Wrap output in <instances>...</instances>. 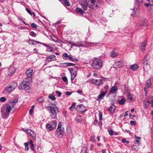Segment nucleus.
<instances>
[{
	"instance_id": "f257e3e1",
	"label": "nucleus",
	"mask_w": 153,
	"mask_h": 153,
	"mask_svg": "<svg viewBox=\"0 0 153 153\" xmlns=\"http://www.w3.org/2000/svg\"><path fill=\"white\" fill-rule=\"evenodd\" d=\"M46 109L48 111L51 117L53 119L56 118L57 112H59V109L57 106H47Z\"/></svg>"
},
{
	"instance_id": "f03ea898",
	"label": "nucleus",
	"mask_w": 153,
	"mask_h": 153,
	"mask_svg": "<svg viewBox=\"0 0 153 153\" xmlns=\"http://www.w3.org/2000/svg\"><path fill=\"white\" fill-rule=\"evenodd\" d=\"M100 0H87L88 3V7L91 9H98L100 5Z\"/></svg>"
},
{
	"instance_id": "7ed1b4c3",
	"label": "nucleus",
	"mask_w": 153,
	"mask_h": 153,
	"mask_svg": "<svg viewBox=\"0 0 153 153\" xmlns=\"http://www.w3.org/2000/svg\"><path fill=\"white\" fill-rule=\"evenodd\" d=\"M62 123H59L57 129L56 130V134L58 137L62 138L65 131L64 128L62 127Z\"/></svg>"
},
{
	"instance_id": "20e7f679",
	"label": "nucleus",
	"mask_w": 153,
	"mask_h": 153,
	"mask_svg": "<svg viewBox=\"0 0 153 153\" xmlns=\"http://www.w3.org/2000/svg\"><path fill=\"white\" fill-rule=\"evenodd\" d=\"M102 65V61L98 59H94L91 65L94 69L97 70L100 69Z\"/></svg>"
},
{
	"instance_id": "39448f33",
	"label": "nucleus",
	"mask_w": 153,
	"mask_h": 153,
	"mask_svg": "<svg viewBox=\"0 0 153 153\" xmlns=\"http://www.w3.org/2000/svg\"><path fill=\"white\" fill-rule=\"evenodd\" d=\"M149 60V57L146 55L143 59V69L145 71H147L148 70L149 66L148 61Z\"/></svg>"
},
{
	"instance_id": "423d86ee",
	"label": "nucleus",
	"mask_w": 153,
	"mask_h": 153,
	"mask_svg": "<svg viewBox=\"0 0 153 153\" xmlns=\"http://www.w3.org/2000/svg\"><path fill=\"white\" fill-rule=\"evenodd\" d=\"M16 83L13 82L10 85H8L6 88V90L8 93H9L12 92L17 87Z\"/></svg>"
},
{
	"instance_id": "0eeeda50",
	"label": "nucleus",
	"mask_w": 153,
	"mask_h": 153,
	"mask_svg": "<svg viewBox=\"0 0 153 153\" xmlns=\"http://www.w3.org/2000/svg\"><path fill=\"white\" fill-rule=\"evenodd\" d=\"M11 108L10 105H7L6 108V111L8 113L5 114L4 115H2V117L4 119H6L8 117L9 114V112H10Z\"/></svg>"
},
{
	"instance_id": "6e6552de",
	"label": "nucleus",
	"mask_w": 153,
	"mask_h": 153,
	"mask_svg": "<svg viewBox=\"0 0 153 153\" xmlns=\"http://www.w3.org/2000/svg\"><path fill=\"white\" fill-rule=\"evenodd\" d=\"M33 71V69L31 68H28L26 70L25 72V74L29 78H31V77Z\"/></svg>"
},
{
	"instance_id": "1a4fd4ad",
	"label": "nucleus",
	"mask_w": 153,
	"mask_h": 153,
	"mask_svg": "<svg viewBox=\"0 0 153 153\" xmlns=\"http://www.w3.org/2000/svg\"><path fill=\"white\" fill-rule=\"evenodd\" d=\"M92 83L95 84L97 85H101L103 83V81L101 79H92L91 80Z\"/></svg>"
},
{
	"instance_id": "9d476101",
	"label": "nucleus",
	"mask_w": 153,
	"mask_h": 153,
	"mask_svg": "<svg viewBox=\"0 0 153 153\" xmlns=\"http://www.w3.org/2000/svg\"><path fill=\"white\" fill-rule=\"evenodd\" d=\"M81 5L82 8L84 10H86L87 9L88 6V3L86 0V1H84L82 2Z\"/></svg>"
},
{
	"instance_id": "9b49d317",
	"label": "nucleus",
	"mask_w": 153,
	"mask_h": 153,
	"mask_svg": "<svg viewBox=\"0 0 153 153\" xmlns=\"http://www.w3.org/2000/svg\"><path fill=\"white\" fill-rule=\"evenodd\" d=\"M122 66V63L120 61L115 62L113 65L114 67L115 68H120Z\"/></svg>"
},
{
	"instance_id": "f8f14e48",
	"label": "nucleus",
	"mask_w": 153,
	"mask_h": 153,
	"mask_svg": "<svg viewBox=\"0 0 153 153\" xmlns=\"http://www.w3.org/2000/svg\"><path fill=\"white\" fill-rule=\"evenodd\" d=\"M133 12L131 14L132 16H137L139 13V10L138 9L137 7H134L133 9Z\"/></svg>"
},
{
	"instance_id": "ddd939ff",
	"label": "nucleus",
	"mask_w": 153,
	"mask_h": 153,
	"mask_svg": "<svg viewBox=\"0 0 153 153\" xmlns=\"http://www.w3.org/2000/svg\"><path fill=\"white\" fill-rule=\"evenodd\" d=\"M116 109V106L114 104L111 105L108 108V110L111 114H113Z\"/></svg>"
},
{
	"instance_id": "4468645a",
	"label": "nucleus",
	"mask_w": 153,
	"mask_h": 153,
	"mask_svg": "<svg viewBox=\"0 0 153 153\" xmlns=\"http://www.w3.org/2000/svg\"><path fill=\"white\" fill-rule=\"evenodd\" d=\"M107 91H103L101 92L100 94H99L98 97V98L97 99V100H100L101 99H102L104 96L105 94H106Z\"/></svg>"
},
{
	"instance_id": "2eb2a0df",
	"label": "nucleus",
	"mask_w": 153,
	"mask_h": 153,
	"mask_svg": "<svg viewBox=\"0 0 153 153\" xmlns=\"http://www.w3.org/2000/svg\"><path fill=\"white\" fill-rule=\"evenodd\" d=\"M15 71V69L13 67L10 68L8 71V75L9 76L12 75Z\"/></svg>"
},
{
	"instance_id": "dca6fc26",
	"label": "nucleus",
	"mask_w": 153,
	"mask_h": 153,
	"mask_svg": "<svg viewBox=\"0 0 153 153\" xmlns=\"http://www.w3.org/2000/svg\"><path fill=\"white\" fill-rule=\"evenodd\" d=\"M85 108L84 106L82 104H81L77 105V109L79 111L82 112L84 111Z\"/></svg>"
},
{
	"instance_id": "f3484780",
	"label": "nucleus",
	"mask_w": 153,
	"mask_h": 153,
	"mask_svg": "<svg viewBox=\"0 0 153 153\" xmlns=\"http://www.w3.org/2000/svg\"><path fill=\"white\" fill-rule=\"evenodd\" d=\"M55 58V56L53 55L52 56H48L46 57V59L49 62H51L55 60L56 59Z\"/></svg>"
},
{
	"instance_id": "a211bd4d",
	"label": "nucleus",
	"mask_w": 153,
	"mask_h": 153,
	"mask_svg": "<svg viewBox=\"0 0 153 153\" xmlns=\"http://www.w3.org/2000/svg\"><path fill=\"white\" fill-rule=\"evenodd\" d=\"M46 128L49 131H51L54 129L55 128L52 125L50 124H48L46 125Z\"/></svg>"
},
{
	"instance_id": "6ab92c4d",
	"label": "nucleus",
	"mask_w": 153,
	"mask_h": 153,
	"mask_svg": "<svg viewBox=\"0 0 153 153\" xmlns=\"http://www.w3.org/2000/svg\"><path fill=\"white\" fill-rule=\"evenodd\" d=\"M140 25L143 26H146L148 25V22L147 20L145 19H143L141 20L140 23Z\"/></svg>"
},
{
	"instance_id": "aec40b11",
	"label": "nucleus",
	"mask_w": 153,
	"mask_h": 153,
	"mask_svg": "<svg viewBox=\"0 0 153 153\" xmlns=\"http://www.w3.org/2000/svg\"><path fill=\"white\" fill-rule=\"evenodd\" d=\"M75 46L77 47H83L84 46V45L82 42H75Z\"/></svg>"
},
{
	"instance_id": "412c9836",
	"label": "nucleus",
	"mask_w": 153,
	"mask_h": 153,
	"mask_svg": "<svg viewBox=\"0 0 153 153\" xmlns=\"http://www.w3.org/2000/svg\"><path fill=\"white\" fill-rule=\"evenodd\" d=\"M76 11L78 13L82 15L84 13V11L82 9L77 7L76 9Z\"/></svg>"
},
{
	"instance_id": "4be33fe9",
	"label": "nucleus",
	"mask_w": 153,
	"mask_h": 153,
	"mask_svg": "<svg viewBox=\"0 0 153 153\" xmlns=\"http://www.w3.org/2000/svg\"><path fill=\"white\" fill-rule=\"evenodd\" d=\"M63 66H73L74 65H75V64L69 63V62H65L63 63Z\"/></svg>"
},
{
	"instance_id": "5701e85b",
	"label": "nucleus",
	"mask_w": 153,
	"mask_h": 153,
	"mask_svg": "<svg viewBox=\"0 0 153 153\" xmlns=\"http://www.w3.org/2000/svg\"><path fill=\"white\" fill-rule=\"evenodd\" d=\"M138 68V66L137 65H133L131 67V68L134 71H136Z\"/></svg>"
},
{
	"instance_id": "b1692460",
	"label": "nucleus",
	"mask_w": 153,
	"mask_h": 153,
	"mask_svg": "<svg viewBox=\"0 0 153 153\" xmlns=\"http://www.w3.org/2000/svg\"><path fill=\"white\" fill-rule=\"evenodd\" d=\"M60 1L67 6H68L70 5L69 1H68L67 0H60Z\"/></svg>"
},
{
	"instance_id": "393cba45",
	"label": "nucleus",
	"mask_w": 153,
	"mask_h": 153,
	"mask_svg": "<svg viewBox=\"0 0 153 153\" xmlns=\"http://www.w3.org/2000/svg\"><path fill=\"white\" fill-rule=\"evenodd\" d=\"M125 102V99L124 98H122L120 100H119L118 102L120 105H122Z\"/></svg>"
},
{
	"instance_id": "a878e982",
	"label": "nucleus",
	"mask_w": 153,
	"mask_h": 153,
	"mask_svg": "<svg viewBox=\"0 0 153 153\" xmlns=\"http://www.w3.org/2000/svg\"><path fill=\"white\" fill-rule=\"evenodd\" d=\"M29 135L33 139H35L36 137V135L35 133L33 131H32V132H31L30 134Z\"/></svg>"
},
{
	"instance_id": "bb28decb",
	"label": "nucleus",
	"mask_w": 153,
	"mask_h": 153,
	"mask_svg": "<svg viewBox=\"0 0 153 153\" xmlns=\"http://www.w3.org/2000/svg\"><path fill=\"white\" fill-rule=\"evenodd\" d=\"M76 119L77 122H81L83 119L82 117L79 115L77 116L76 117Z\"/></svg>"
},
{
	"instance_id": "cd10ccee",
	"label": "nucleus",
	"mask_w": 153,
	"mask_h": 153,
	"mask_svg": "<svg viewBox=\"0 0 153 153\" xmlns=\"http://www.w3.org/2000/svg\"><path fill=\"white\" fill-rule=\"evenodd\" d=\"M22 82H23L24 83H28L29 84H30L31 82V79L30 78H25Z\"/></svg>"
},
{
	"instance_id": "c85d7f7f",
	"label": "nucleus",
	"mask_w": 153,
	"mask_h": 153,
	"mask_svg": "<svg viewBox=\"0 0 153 153\" xmlns=\"http://www.w3.org/2000/svg\"><path fill=\"white\" fill-rule=\"evenodd\" d=\"M22 82H23L24 83H28L29 84H30L31 82V79L30 78H25Z\"/></svg>"
},
{
	"instance_id": "c756f323",
	"label": "nucleus",
	"mask_w": 153,
	"mask_h": 153,
	"mask_svg": "<svg viewBox=\"0 0 153 153\" xmlns=\"http://www.w3.org/2000/svg\"><path fill=\"white\" fill-rule=\"evenodd\" d=\"M150 103V101L146 99L144 100V104L145 105L146 107L148 105H149Z\"/></svg>"
},
{
	"instance_id": "7c9ffc66",
	"label": "nucleus",
	"mask_w": 153,
	"mask_h": 153,
	"mask_svg": "<svg viewBox=\"0 0 153 153\" xmlns=\"http://www.w3.org/2000/svg\"><path fill=\"white\" fill-rule=\"evenodd\" d=\"M117 87L116 86H114L111 88L110 90V91L111 92L113 93L117 91Z\"/></svg>"
},
{
	"instance_id": "2f4dec72",
	"label": "nucleus",
	"mask_w": 153,
	"mask_h": 153,
	"mask_svg": "<svg viewBox=\"0 0 153 153\" xmlns=\"http://www.w3.org/2000/svg\"><path fill=\"white\" fill-rule=\"evenodd\" d=\"M110 56L112 57H115L118 56V54L113 51L111 52Z\"/></svg>"
},
{
	"instance_id": "473e14b6",
	"label": "nucleus",
	"mask_w": 153,
	"mask_h": 153,
	"mask_svg": "<svg viewBox=\"0 0 153 153\" xmlns=\"http://www.w3.org/2000/svg\"><path fill=\"white\" fill-rule=\"evenodd\" d=\"M66 131L68 134H70L72 132L71 128L69 126H67L66 128Z\"/></svg>"
},
{
	"instance_id": "72a5a7b5",
	"label": "nucleus",
	"mask_w": 153,
	"mask_h": 153,
	"mask_svg": "<svg viewBox=\"0 0 153 153\" xmlns=\"http://www.w3.org/2000/svg\"><path fill=\"white\" fill-rule=\"evenodd\" d=\"M23 131L27 133L29 135L30 134L31 132L32 131L30 129H25L24 128L23 129Z\"/></svg>"
},
{
	"instance_id": "f704fd0d",
	"label": "nucleus",
	"mask_w": 153,
	"mask_h": 153,
	"mask_svg": "<svg viewBox=\"0 0 153 153\" xmlns=\"http://www.w3.org/2000/svg\"><path fill=\"white\" fill-rule=\"evenodd\" d=\"M24 89H25L26 92L28 93H30L32 91V89L30 88H24Z\"/></svg>"
},
{
	"instance_id": "c9c22d12",
	"label": "nucleus",
	"mask_w": 153,
	"mask_h": 153,
	"mask_svg": "<svg viewBox=\"0 0 153 153\" xmlns=\"http://www.w3.org/2000/svg\"><path fill=\"white\" fill-rule=\"evenodd\" d=\"M18 102V100L17 99H15L13 100L12 101L10 102V103L11 104H12L13 107H14V106L15 105L14 103H17Z\"/></svg>"
},
{
	"instance_id": "e433bc0d",
	"label": "nucleus",
	"mask_w": 153,
	"mask_h": 153,
	"mask_svg": "<svg viewBox=\"0 0 153 153\" xmlns=\"http://www.w3.org/2000/svg\"><path fill=\"white\" fill-rule=\"evenodd\" d=\"M146 83V86L148 87H150L151 85V83L150 82V79H148L147 80Z\"/></svg>"
},
{
	"instance_id": "4c0bfd02",
	"label": "nucleus",
	"mask_w": 153,
	"mask_h": 153,
	"mask_svg": "<svg viewBox=\"0 0 153 153\" xmlns=\"http://www.w3.org/2000/svg\"><path fill=\"white\" fill-rule=\"evenodd\" d=\"M51 125L55 128L57 125L56 121L55 120L52 121L51 122Z\"/></svg>"
},
{
	"instance_id": "58836bf2",
	"label": "nucleus",
	"mask_w": 153,
	"mask_h": 153,
	"mask_svg": "<svg viewBox=\"0 0 153 153\" xmlns=\"http://www.w3.org/2000/svg\"><path fill=\"white\" fill-rule=\"evenodd\" d=\"M143 1V0H135V3L136 4L138 5L142 3Z\"/></svg>"
},
{
	"instance_id": "ea45409f",
	"label": "nucleus",
	"mask_w": 153,
	"mask_h": 153,
	"mask_svg": "<svg viewBox=\"0 0 153 153\" xmlns=\"http://www.w3.org/2000/svg\"><path fill=\"white\" fill-rule=\"evenodd\" d=\"M30 84L28 83H24L23 82H22V85L24 87V88H27L29 85Z\"/></svg>"
},
{
	"instance_id": "a19ab883",
	"label": "nucleus",
	"mask_w": 153,
	"mask_h": 153,
	"mask_svg": "<svg viewBox=\"0 0 153 153\" xmlns=\"http://www.w3.org/2000/svg\"><path fill=\"white\" fill-rule=\"evenodd\" d=\"M128 99L131 101H134V97H133L131 95H129L128 96Z\"/></svg>"
},
{
	"instance_id": "79ce46f5",
	"label": "nucleus",
	"mask_w": 153,
	"mask_h": 153,
	"mask_svg": "<svg viewBox=\"0 0 153 153\" xmlns=\"http://www.w3.org/2000/svg\"><path fill=\"white\" fill-rule=\"evenodd\" d=\"M146 41L145 40L141 44L140 48H145L146 46Z\"/></svg>"
},
{
	"instance_id": "37998d69",
	"label": "nucleus",
	"mask_w": 153,
	"mask_h": 153,
	"mask_svg": "<svg viewBox=\"0 0 153 153\" xmlns=\"http://www.w3.org/2000/svg\"><path fill=\"white\" fill-rule=\"evenodd\" d=\"M87 148L85 146H84L82 150L80 153H86Z\"/></svg>"
},
{
	"instance_id": "c03bdc74",
	"label": "nucleus",
	"mask_w": 153,
	"mask_h": 153,
	"mask_svg": "<svg viewBox=\"0 0 153 153\" xmlns=\"http://www.w3.org/2000/svg\"><path fill=\"white\" fill-rule=\"evenodd\" d=\"M30 35L34 37H35L36 36V33L34 32L33 31H31L30 32Z\"/></svg>"
},
{
	"instance_id": "a18cd8bd",
	"label": "nucleus",
	"mask_w": 153,
	"mask_h": 153,
	"mask_svg": "<svg viewBox=\"0 0 153 153\" xmlns=\"http://www.w3.org/2000/svg\"><path fill=\"white\" fill-rule=\"evenodd\" d=\"M48 98L51 99L52 100H55L56 98L53 95H51L48 96Z\"/></svg>"
},
{
	"instance_id": "49530a36",
	"label": "nucleus",
	"mask_w": 153,
	"mask_h": 153,
	"mask_svg": "<svg viewBox=\"0 0 153 153\" xmlns=\"http://www.w3.org/2000/svg\"><path fill=\"white\" fill-rule=\"evenodd\" d=\"M31 27L35 29H37L38 27L37 25L34 23H33L31 24Z\"/></svg>"
},
{
	"instance_id": "de8ad7c7",
	"label": "nucleus",
	"mask_w": 153,
	"mask_h": 153,
	"mask_svg": "<svg viewBox=\"0 0 153 153\" xmlns=\"http://www.w3.org/2000/svg\"><path fill=\"white\" fill-rule=\"evenodd\" d=\"M43 99L42 97H39L37 100V102L40 103H42L43 101Z\"/></svg>"
},
{
	"instance_id": "09e8293b",
	"label": "nucleus",
	"mask_w": 153,
	"mask_h": 153,
	"mask_svg": "<svg viewBox=\"0 0 153 153\" xmlns=\"http://www.w3.org/2000/svg\"><path fill=\"white\" fill-rule=\"evenodd\" d=\"M6 100V99L4 97H2L0 98V101L4 102Z\"/></svg>"
},
{
	"instance_id": "8fccbe9b",
	"label": "nucleus",
	"mask_w": 153,
	"mask_h": 153,
	"mask_svg": "<svg viewBox=\"0 0 153 153\" xmlns=\"http://www.w3.org/2000/svg\"><path fill=\"white\" fill-rule=\"evenodd\" d=\"M71 76H73L75 77L77 75V73L76 71H74L71 72Z\"/></svg>"
},
{
	"instance_id": "3c124183",
	"label": "nucleus",
	"mask_w": 153,
	"mask_h": 153,
	"mask_svg": "<svg viewBox=\"0 0 153 153\" xmlns=\"http://www.w3.org/2000/svg\"><path fill=\"white\" fill-rule=\"evenodd\" d=\"M62 79L64 82H68V79L66 76H65L62 77Z\"/></svg>"
},
{
	"instance_id": "603ef678",
	"label": "nucleus",
	"mask_w": 153,
	"mask_h": 153,
	"mask_svg": "<svg viewBox=\"0 0 153 153\" xmlns=\"http://www.w3.org/2000/svg\"><path fill=\"white\" fill-rule=\"evenodd\" d=\"M122 142L124 143L126 142L127 144H128L129 143V141L128 140H126L125 139H123L122 140Z\"/></svg>"
},
{
	"instance_id": "864d4df0",
	"label": "nucleus",
	"mask_w": 153,
	"mask_h": 153,
	"mask_svg": "<svg viewBox=\"0 0 153 153\" xmlns=\"http://www.w3.org/2000/svg\"><path fill=\"white\" fill-rule=\"evenodd\" d=\"M68 54L66 53H65L63 56V58L64 59H66L67 57H68Z\"/></svg>"
},
{
	"instance_id": "5fc2aeb1",
	"label": "nucleus",
	"mask_w": 153,
	"mask_h": 153,
	"mask_svg": "<svg viewBox=\"0 0 153 153\" xmlns=\"http://www.w3.org/2000/svg\"><path fill=\"white\" fill-rule=\"evenodd\" d=\"M53 40L54 41L58 43H61L62 42L61 41L58 40L55 37V39H53Z\"/></svg>"
},
{
	"instance_id": "6e6d98bb",
	"label": "nucleus",
	"mask_w": 153,
	"mask_h": 153,
	"mask_svg": "<svg viewBox=\"0 0 153 153\" xmlns=\"http://www.w3.org/2000/svg\"><path fill=\"white\" fill-rule=\"evenodd\" d=\"M102 113L100 112L99 114V119L100 120H102Z\"/></svg>"
},
{
	"instance_id": "4d7b16f0",
	"label": "nucleus",
	"mask_w": 153,
	"mask_h": 153,
	"mask_svg": "<svg viewBox=\"0 0 153 153\" xmlns=\"http://www.w3.org/2000/svg\"><path fill=\"white\" fill-rule=\"evenodd\" d=\"M56 94H57L59 97H60L62 94V93L61 92H59V91H56Z\"/></svg>"
},
{
	"instance_id": "13d9d810",
	"label": "nucleus",
	"mask_w": 153,
	"mask_h": 153,
	"mask_svg": "<svg viewBox=\"0 0 153 153\" xmlns=\"http://www.w3.org/2000/svg\"><path fill=\"white\" fill-rule=\"evenodd\" d=\"M48 48H49V49H48L47 51L50 52H52L53 51V48L50 46Z\"/></svg>"
},
{
	"instance_id": "bf43d9fd",
	"label": "nucleus",
	"mask_w": 153,
	"mask_h": 153,
	"mask_svg": "<svg viewBox=\"0 0 153 153\" xmlns=\"http://www.w3.org/2000/svg\"><path fill=\"white\" fill-rule=\"evenodd\" d=\"M69 43L70 44H71V48H72V47L73 46H75V43H74V42H69Z\"/></svg>"
},
{
	"instance_id": "052dcab7",
	"label": "nucleus",
	"mask_w": 153,
	"mask_h": 153,
	"mask_svg": "<svg viewBox=\"0 0 153 153\" xmlns=\"http://www.w3.org/2000/svg\"><path fill=\"white\" fill-rule=\"evenodd\" d=\"M69 43L70 44H71V48H72V47L73 46H75V43H74V42H69Z\"/></svg>"
},
{
	"instance_id": "680f3d73",
	"label": "nucleus",
	"mask_w": 153,
	"mask_h": 153,
	"mask_svg": "<svg viewBox=\"0 0 153 153\" xmlns=\"http://www.w3.org/2000/svg\"><path fill=\"white\" fill-rule=\"evenodd\" d=\"M69 43L70 44H71V48H72V47L73 46H75V43H74V42H69Z\"/></svg>"
},
{
	"instance_id": "e2e57ef3",
	"label": "nucleus",
	"mask_w": 153,
	"mask_h": 153,
	"mask_svg": "<svg viewBox=\"0 0 153 153\" xmlns=\"http://www.w3.org/2000/svg\"><path fill=\"white\" fill-rule=\"evenodd\" d=\"M69 43L70 44H71V48H72V47L73 46H75V43H74V42H69Z\"/></svg>"
},
{
	"instance_id": "0e129e2a",
	"label": "nucleus",
	"mask_w": 153,
	"mask_h": 153,
	"mask_svg": "<svg viewBox=\"0 0 153 153\" xmlns=\"http://www.w3.org/2000/svg\"><path fill=\"white\" fill-rule=\"evenodd\" d=\"M130 123L131 125L133 126H134L136 125L135 122L132 120L130 121Z\"/></svg>"
},
{
	"instance_id": "69168bd1",
	"label": "nucleus",
	"mask_w": 153,
	"mask_h": 153,
	"mask_svg": "<svg viewBox=\"0 0 153 153\" xmlns=\"http://www.w3.org/2000/svg\"><path fill=\"white\" fill-rule=\"evenodd\" d=\"M109 134L111 136L114 135V132L111 130H110L109 131Z\"/></svg>"
},
{
	"instance_id": "338daca9",
	"label": "nucleus",
	"mask_w": 153,
	"mask_h": 153,
	"mask_svg": "<svg viewBox=\"0 0 153 153\" xmlns=\"http://www.w3.org/2000/svg\"><path fill=\"white\" fill-rule=\"evenodd\" d=\"M26 11H27V12L30 14V15H32V13H31V11H30V10L29 9H28L27 8H26Z\"/></svg>"
},
{
	"instance_id": "774afa93",
	"label": "nucleus",
	"mask_w": 153,
	"mask_h": 153,
	"mask_svg": "<svg viewBox=\"0 0 153 153\" xmlns=\"http://www.w3.org/2000/svg\"><path fill=\"white\" fill-rule=\"evenodd\" d=\"M34 147V144H32L31 145V146H30V149L33 151H34V149H35Z\"/></svg>"
}]
</instances>
